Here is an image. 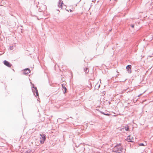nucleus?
Wrapping results in <instances>:
<instances>
[{
  "label": "nucleus",
  "mask_w": 153,
  "mask_h": 153,
  "mask_svg": "<svg viewBox=\"0 0 153 153\" xmlns=\"http://www.w3.org/2000/svg\"><path fill=\"white\" fill-rule=\"evenodd\" d=\"M31 152V150L30 149L28 150L27 151H26L25 153H30Z\"/></svg>",
  "instance_id": "12"
},
{
  "label": "nucleus",
  "mask_w": 153,
  "mask_h": 153,
  "mask_svg": "<svg viewBox=\"0 0 153 153\" xmlns=\"http://www.w3.org/2000/svg\"><path fill=\"white\" fill-rule=\"evenodd\" d=\"M134 25H130V26L132 28H134Z\"/></svg>",
  "instance_id": "15"
},
{
  "label": "nucleus",
  "mask_w": 153,
  "mask_h": 153,
  "mask_svg": "<svg viewBox=\"0 0 153 153\" xmlns=\"http://www.w3.org/2000/svg\"><path fill=\"white\" fill-rule=\"evenodd\" d=\"M123 149L122 147H119L117 146H116L113 148V152L116 153H122Z\"/></svg>",
  "instance_id": "1"
},
{
  "label": "nucleus",
  "mask_w": 153,
  "mask_h": 153,
  "mask_svg": "<svg viewBox=\"0 0 153 153\" xmlns=\"http://www.w3.org/2000/svg\"><path fill=\"white\" fill-rule=\"evenodd\" d=\"M88 70V68L86 67L84 68V71H85V72H88L89 71H87Z\"/></svg>",
  "instance_id": "13"
},
{
  "label": "nucleus",
  "mask_w": 153,
  "mask_h": 153,
  "mask_svg": "<svg viewBox=\"0 0 153 153\" xmlns=\"http://www.w3.org/2000/svg\"><path fill=\"white\" fill-rule=\"evenodd\" d=\"M131 65H128L126 66V68L127 71H128V73H131Z\"/></svg>",
  "instance_id": "3"
},
{
  "label": "nucleus",
  "mask_w": 153,
  "mask_h": 153,
  "mask_svg": "<svg viewBox=\"0 0 153 153\" xmlns=\"http://www.w3.org/2000/svg\"><path fill=\"white\" fill-rule=\"evenodd\" d=\"M139 146H145V145H144V144L143 143H139Z\"/></svg>",
  "instance_id": "14"
},
{
  "label": "nucleus",
  "mask_w": 153,
  "mask_h": 153,
  "mask_svg": "<svg viewBox=\"0 0 153 153\" xmlns=\"http://www.w3.org/2000/svg\"><path fill=\"white\" fill-rule=\"evenodd\" d=\"M40 135L41 137L40 139L42 140H40V143L41 144H43L44 143V141L46 139V136L43 134H40Z\"/></svg>",
  "instance_id": "2"
},
{
  "label": "nucleus",
  "mask_w": 153,
  "mask_h": 153,
  "mask_svg": "<svg viewBox=\"0 0 153 153\" xmlns=\"http://www.w3.org/2000/svg\"><path fill=\"white\" fill-rule=\"evenodd\" d=\"M33 86L32 87V88H34L36 91V96H39V93H38V91L37 88L36 87H34L33 84Z\"/></svg>",
  "instance_id": "8"
},
{
  "label": "nucleus",
  "mask_w": 153,
  "mask_h": 153,
  "mask_svg": "<svg viewBox=\"0 0 153 153\" xmlns=\"http://www.w3.org/2000/svg\"><path fill=\"white\" fill-rule=\"evenodd\" d=\"M32 90L33 91V93H34V91H33V89H32Z\"/></svg>",
  "instance_id": "19"
},
{
  "label": "nucleus",
  "mask_w": 153,
  "mask_h": 153,
  "mask_svg": "<svg viewBox=\"0 0 153 153\" xmlns=\"http://www.w3.org/2000/svg\"><path fill=\"white\" fill-rule=\"evenodd\" d=\"M108 103L109 105H110L111 104V102L110 101H108Z\"/></svg>",
  "instance_id": "17"
},
{
  "label": "nucleus",
  "mask_w": 153,
  "mask_h": 153,
  "mask_svg": "<svg viewBox=\"0 0 153 153\" xmlns=\"http://www.w3.org/2000/svg\"><path fill=\"white\" fill-rule=\"evenodd\" d=\"M62 4H63V1L61 0H59V4H58V7H59V8H61L62 9Z\"/></svg>",
  "instance_id": "6"
},
{
  "label": "nucleus",
  "mask_w": 153,
  "mask_h": 153,
  "mask_svg": "<svg viewBox=\"0 0 153 153\" xmlns=\"http://www.w3.org/2000/svg\"><path fill=\"white\" fill-rule=\"evenodd\" d=\"M70 12H72V10H70Z\"/></svg>",
  "instance_id": "18"
},
{
  "label": "nucleus",
  "mask_w": 153,
  "mask_h": 153,
  "mask_svg": "<svg viewBox=\"0 0 153 153\" xmlns=\"http://www.w3.org/2000/svg\"><path fill=\"white\" fill-rule=\"evenodd\" d=\"M62 90L63 91L64 90V91H63V92L64 93H65L66 92V91L67 90V89L66 88V87L65 86V85H64L63 84H62Z\"/></svg>",
  "instance_id": "9"
},
{
  "label": "nucleus",
  "mask_w": 153,
  "mask_h": 153,
  "mask_svg": "<svg viewBox=\"0 0 153 153\" xmlns=\"http://www.w3.org/2000/svg\"><path fill=\"white\" fill-rule=\"evenodd\" d=\"M128 141L133 142H134V138L132 137H131L130 135H129L127 138Z\"/></svg>",
  "instance_id": "5"
},
{
  "label": "nucleus",
  "mask_w": 153,
  "mask_h": 153,
  "mask_svg": "<svg viewBox=\"0 0 153 153\" xmlns=\"http://www.w3.org/2000/svg\"><path fill=\"white\" fill-rule=\"evenodd\" d=\"M30 70L28 68H27L24 70L23 73L24 74L27 75L30 73Z\"/></svg>",
  "instance_id": "7"
},
{
  "label": "nucleus",
  "mask_w": 153,
  "mask_h": 153,
  "mask_svg": "<svg viewBox=\"0 0 153 153\" xmlns=\"http://www.w3.org/2000/svg\"><path fill=\"white\" fill-rule=\"evenodd\" d=\"M10 50H12L13 49V46H10Z\"/></svg>",
  "instance_id": "16"
},
{
  "label": "nucleus",
  "mask_w": 153,
  "mask_h": 153,
  "mask_svg": "<svg viewBox=\"0 0 153 153\" xmlns=\"http://www.w3.org/2000/svg\"><path fill=\"white\" fill-rule=\"evenodd\" d=\"M125 128L126 131H128L129 130V126H126L125 127Z\"/></svg>",
  "instance_id": "11"
},
{
  "label": "nucleus",
  "mask_w": 153,
  "mask_h": 153,
  "mask_svg": "<svg viewBox=\"0 0 153 153\" xmlns=\"http://www.w3.org/2000/svg\"><path fill=\"white\" fill-rule=\"evenodd\" d=\"M100 112L102 114L105 115L109 116L110 115V114L109 113H105L104 112H103L101 111H100Z\"/></svg>",
  "instance_id": "10"
},
{
  "label": "nucleus",
  "mask_w": 153,
  "mask_h": 153,
  "mask_svg": "<svg viewBox=\"0 0 153 153\" xmlns=\"http://www.w3.org/2000/svg\"><path fill=\"white\" fill-rule=\"evenodd\" d=\"M3 63L5 65L8 67H10L12 66V64L6 60L4 61Z\"/></svg>",
  "instance_id": "4"
}]
</instances>
